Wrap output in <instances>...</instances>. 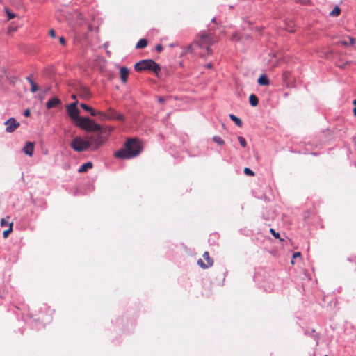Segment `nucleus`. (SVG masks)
<instances>
[{
	"mask_svg": "<svg viewBox=\"0 0 356 356\" xmlns=\"http://www.w3.org/2000/svg\"><path fill=\"white\" fill-rule=\"evenodd\" d=\"M142 147L137 139L129 138L124 144V147L117 150L114 155L116 158L129 159L137 156L142 152Z\"/></svg>",
	"mask_w": 356,
	"mask_h": 356,
	"instance_id": "nucleus-1",
	"label": "nucleus"
},
{
	"mask_svg": "<svg viewBox=\"0 0 356 356\" xmlns=\"http://www.w3.org/2000/svg\"><path fill=\"white\" fill-rule=\"evenodd\" d=\"M95 133L87 137L90 145V151H97L99 148L106 143L108 139V134L101 129L99 131H93Z\"/></svg>",
	"mask_w": 356,
	"mask_h": 356,
	"instance_id": "nucleus-2",
	"label": "nucleus"
},
{
	"mask_svg": "<svg viewBox=\"0 0 356 356\" xmlns=\"http://www.w3.org/2000/svg\"><path fill=\"white\" fill-rule=\"evenodd\" d=\"M134 69L137 72L152 71L157 73L160 71L161 67L154 60L152 59H145L136 63Z\"/></svg>",
	"mask_w": 356,
	"mask_h": 356,
	"instance_id": "nucleus-3",
	"label": "nucleus"
},
{
	"mask_svg": "<svg viewBox=\"0 0 356 356\" xmlns=\"http://www.w3.org/2000/svg\"><path fill=\"white\" fill-rule=\"evenodd\" d=\"M74 122L79 127L86 131H92L101 129V126L99 124L95 123L88 117L79 116Z\"/></svg>",
	"mask_w": 356,
	"mask_h": 356,
	"instance_id": "nucleus-4",
	"label": "nucleus"
},
{
	"mask_svg": "<svg viewBox=\"0 0 356 356\" xmlns=\"http://www.w3.org/2000/svg\"><path fill=\"white\" fill-rule=\"evenodd\" d=\"M70 147L77 152L90 150V145L87 138L75 137L71 142Z\"/></svg>",
	"mask_w": 356,
	"mask_h": 356,
	"instance_id": "nucleus-5",
	"label": "nucleus"
},
{
	"mask_svg": "<svg viewBox=\"0 0 356 356\" xmlns=\"http://www.w3.org/2000/svg\"><path fill=\"white\" fill-rule=\"evenodd\" d=\"M77 104L78 102L76 100L75 102L66 106L67 114L74 122H75L80 116L79 110L77 108Z\"/></svg>",
	"mask_w": 356,
	"mask_h": 356,
	"instance_id": "nucleus-6",
	"label": "nucleus"
},
{
	"mask_svg": "<svg viewBox=\"0 0 356 356\" xmlns=\"http://www.w3.org/2000/svg\"><path fill=\"white\" fill-rule=\"evenodd\" d=\"M203 258L207 261V264H206L201 259H198L197 264L203 269H207L209 267H211L213 264V260L210 258L209 252H205L203 254Z\"/></svg>",
	"mask_w": 356,
	"mask_h": 356,
	"instance_id": "nucleus-7",
	"label": "nucleus"
},
{
	"mask_svg": "<svg viewBox=\"0 0 356 356\" xmlns=\"http://www.w3.org/2000/svg\"><path fill=\"white\" fill-rule=\"evenodd\" d=\"M4 124L6 125V131L8 133L13 132L17 127H19V123L17 122L14 118H9L5 122Z\"/></svg>",
	"mask_w": 356,
	"mask_h": 356,
	"instance_id": "nucleus-8",
	"label": "nucleus"
},
{
	"mask_svg": "<svg viewBox=\"0 0 356 356\" xmlns=\"http://www.w3.org/2000/svg\"><path fill=\"white\" fill-rule=\"evenodd\" d=\"M81 107L86 111H88L90 113V114L92 115V116H96V115H99L100 118H105V114L103 113L101 111H95V109H93L92 108H91L90 106H89L88 105L84 104V103H81L80 104Z\"/></svg>",
	"mask_w": 356,
	"mask_h": 356,
	"instance_id": "nucleus-9",
	"label": "nucleus"
},
{
	"mask_svg": "<svg viewBox=\"0 0 356 356\" xmlns=\"http://www.w3.org/2000/svg\"><path fill=\"white\" fill-rule=\"evenodd\" d=\"M60 104H61V101L57 97H53L47 102L46 108L47 109H51L58 106Z\"/></svg>",
	"mask_w": 356,
	"mask_h": 356,
	"instance_id": "nucleus-10",
	"label": "nucleus"
},
{
	"mask_svg": "<svg viewBox=\"0 0 356 356\" xmlns=\"http://www.w3.org/2000/svg\"><path fill=\"white\" fill-rule=\"evenodd\" d=\"M129 73V70L127 67L122 66L120 67V79L122 83H125L127 82Z\"/></svg>",
	"mask_w": 356,
	"mask_h": 356,
	"instance_id": "nucleus-11",
	"label": "nucleus"
},
{
	"mask_svg": "<svg viewBox=\"0 0 356 356\" xmlns=\"http://www.w3.org/2000/svg\"><path fill=\"white\" fill-rule=\"evenodd\" d=\"M33 144L31 142H27L23 148V152L29 156H32L33 153Z\"/></svg>",
	"mask_w": 356,
	"mask_h": 356,
	"instance_id": "nucleus-12",
	"label": "nucleus"
},
{
	"mask_svg": "<svg viewBox=\"0 0 356 356\" xmlns=\"http://www.w3.org/2000/svg\"><path fill=\"white\" fill-rule=\"evenodd\" d=\"M92 166H93V164L92 162H90V161L86 162L79 167L78 172L79 173L86 172L88 171V169L92 168Z\"/></svg>",
	"mask_w": 356,
	"mask_h": 356,
	"instance_id": "nucleus-13",
	"label": "nucleus"
},
{
	"mask_svg": "<svg viewBox=\"0 0 356 356\" xmlns=\"http://www.w3.org/2000/svg\"><path fill=\"white\" fill-rule=\"evenodd\" d=\"M257 82L260 86L269 85V79L266 74H261L258 79Z\"/></svg>",
	"mask_w": 356,
	"mask_h": 356,
	"instance_id": "nucleus-14",
	"label": "nucleus"
},
{
	"mask_svg": "<svg viewBox=\"0 0 356 356\" xmlns=\"http://www.w3.org/2000/svg\"><path fill=\"white\" fill-rule=\"evenodd\" d=\"M249 102L251 106H257L259 104V99L254 94H251L249 97Z\"/></svg>",
	"mask_w": 356,
	"mask_h": 356,
	"instance_id": "nucleus-15",
	"label": "nucleus"
},
{
	"mask_svg": "<svg viewBox=\"0 0 356 356\" xmlns=\"http://www.w3.org/2000/svg\"><path fill=\"white\" fill-rule=\"evenodd\" d=\"M148 42L146 39L142 38L139 40L136 45V49H143L147 46Z\"/></svg>",
	"mask_w": 356,
	"mask_h": 356,
	"instance_id": "nucleus-16",
	"label": "nucleus"
},
{
	"mask_svg": "<svg viewBox=\"0 0 356 356\" xmlns=\"http://www.w3.org/2000/svg\"><path fill=\"white\" fill-rule=\"evenodd\" d=\"M229 118L232 120L238 127H241L243 122L241 120L234 114L229 115Z\"/></svg>",
	"mask_w": 356,
	"mask_h": 356,
	"instance_id": "nucleus-17",
	"label": "nucleus"
},
{
	"mask_svg": "<svg viewBox=\"0 0 356 356\" xmlns=\"http://www.w3.org/2000/svg\"><path fill=\"white\" fill-rule=\"evenodd\" d=\"M80 96L87 99L90 97V92L88 88H83L80 91Z\"/></svg>",
	"mask_w": 356,
	"mask_h": 356,
	"instance_id": "nucleus-18",
	"label": "nucleus"
},
{
	"mask_svg": "<svg viewBox=\"0 0 356 356\" xmlns=\"http://www.w3.org/2000/svg\"><path fill=\"white\" fill-rule=\"evenodd\" d=\"M341 13V9L338 6H336L332 10L330 13V15L332 17L338 16Z\"/></svg>",
	"mask_w": 356,
	"mask_h": 356,
	"instance_id": "nucleus-19",
	"label": "nucleus"
},
{
	"mask_svg": "<svg viewBox=\"0 0 356 356\" xmlns=\"http://www.w3.org/2000/svg\"><path fill=\"white\" fill-rule=\"evenodd\" d=\"M118 111L113 110V108H110L108 111V115H105L104 118H102V120L106 119V118H111L113 119V115H115V114L117 113Z\"/></svg>",
	"mask_w": 356,
	"mask_h": 356,
	"instance_id": "nucleus-20",
	"label": "nucleus"
},
{
	"mask_svg": "<svg viewBox=\"0 0 356 356\" xmlns=\"http://www.w3.org/2000/svg\"><path fill=\"white\" fill-rule=\"evenodd\" d=\"M13 230V222H10L9 224V228L6 230H4L3 232V238H7L8 235L11 233Z\"/></svg>",
	"mask_w": 356,
	"mask_h": 356,
	"instance_id": "nucleus-21",
	"label": "nucleus"
},
{
	"mask_svg": "<svg viewBox=\"0 0 356 356\" xmlns=\"http://www.w3.org/2000/svg\"><path fill=\"white\" fill-rule=\"evenodd\" d=\"M213 140L218 143V145H222L225 143L224 140L218 136H215L213 137Z\"/></svg>",
	"mask_w": 356,
	"mask_h": 356,
	"instance_id": "nucleus-22",
	"label": "nucleus"
},
{
	"mask_svg": "<svg viewBox=\"0 0 356 356\" xmlns=\"http://www.w3.org/2000/svg\"><path fill=\"white\" fill-rule=\"evenodd\" d=\"M6 13L8 19H12L15 17V14L11 12L8 8H6Z\"/></svg>",
	"mask_w": 356,
	"mask_h": 356,
	"instance_id": "nucleus-23",
	"label": "nucleus"
},
{
	"mask_svg": "<svg viewBox=\"0 0 356 356\" xmlns=\"http://www.w3.org/2000/svg\"><path fill=\"white\" fill-rule=\"evenodd\" d=\"M115 115H113V120H118L120 121H123L124 120V115L122 113L117 112Z\"/></svg>",
	"mask_w": 356,
	"mask_h": 356,
	"instance_id": "nucleus-24",
	"label": "nucleus"
},
{
	"mask_svg": "<svg viewBox=\"0 0 356 356\" xmlns=\"http://www.w3.org/2000/svg\"><path fill=\"white\" fill-rule=\"evenodd\" d=\"M270 232L271 234L275 238H280V241H282L283 239L280 238V233L277 232L274 229L270 228Z\"/></svg>",
	"mask_w": 356,
	"mask_h": 356,
	"instance_id": "nucleus-25",
	"label": "nucleus"
},
{
	"mask_svg": "<svg viewBox=\"0 0 356 356\" xmlns=\"http://www.w3.org/2000/svg\"><path fill=\"white\" fill-rule=\"evenodd\" d=\"M31 92H35L38 90V86L35 82H32L31 84Z\"/></svg>",
	"mask_w": 356,
	"mask_h": 356,
	"instance_id": "nucleus-26",
	"label": "nucleus"
},
{
	"mask_svg": "<svg viewBox=\"0 0 356 356\" xmlns=\"http://www.w3.org/2000/svg\"><path fill=\"white\" fill-rule=\"evenodd\" d=\"M243 172L248 176H253L254 175V172L249 168H245Z\"/></svg>",
	"mask_w": 356,
	"mask_h": 356,
	"instance_id": "nucleus-27",
	"label": "nucleus"
},
{
	"mask_svg": "<svg viewBox=\"0 0 356 356\" xmlns=\"http://www.w3.org/2000/svg\"><path fill=\"white\" fill-rule=\"evenodd\" d=\"M238 141H239V143H240V144H241V145L242 147H246V140H245V139L243 137L238 136Z\"/></svg>",
	"mask_w": 356,
	"mask_h": 356,
	"instance_id": "nucleus-28",
	"label": "nucleus"
},
{
	"mask_svg": "<svg viewBox=\"0 0 356 356\" xmlns=\"http://www.w3.org/2000/svg\"><path fill=\"white\" fill-rule=\"evenodd\" d=\"M10 223H8V222L5 219V218H2L1 220V225L2 227H5V226H7L8 225H9Z\"/></svg>",
	"mask_w": 356,
	"mask_h": 356,
	"instance_id": "nucleus-29",
	"label": "nucleus"
},
{
	"mask_svg": "<svg viewBox=\"0 0 356 356\" xmlns=\"http://www.w3.org/2000/svg\"><path fill=\"white\" fill-rule=\"evenodd\" d=\"M155 49L158 52H161L163 50V46L161 44H157L155 47Z\"/></svg>",
	"mask_w": 356,
	"mask_h": 356,
	"instance_id": "nucleus-30",
	"label": "nucleus"
},
{
	"mask_svg": "<svg viewBox=\"0 0 356 356\" xmlns=\"http://www.w3.org/2000/svg\"><path fill=\"white\" fill-rule=\"evenodd\" d=\"M31 115V111H30V109L29 108H27L24 111V115L25 117H29Z\"/></svg>",
	"mask_w": 356,
	"mask_h": 356,
	"instance_id": "nucleus-31",
	"label": "nucleus"
},
{
	"mask_svg": "<svg viewBox=\"0 0 356 356\" xmlns=\"http://www.w3.org/2000/svg\"><path fill=\"white\" fill-rule=\"evenodd\" d=\"M59 42H60L61 44L65 45V44H66V40H65V38H64V37H60V38H59Z\"/></svg>",
	"mask_w": 356,
	"mask_h": 356,
	"instance_id": "nucleus-32",
	"label": "nucleus"
},
{
	"mask_svg": "<svg viewBox=\"0 0 356 356\" xmlns=\"http://www.w3.org/2000/svg\"><path fill=\"white\" fill-rule=\"evenodd\" d=\"M49 35H50V36H51V37H52V38H56V32L54 31V29H51V30L49 31Z\"/></svg>",
	"mask_w": 356,
	"mask_h": 356,
	"instance_id": "nucleus-33",
	"label": "nucleus"
},
{
	"mask_svg": "<svg viewBox=\"0 0 356 356\" xmlns=\"http://www.w3.org/2000/svg\"><path fill=\"white\" fill-rule=\"evenodd\" d=\"M158 101H159V103L163 104V103H164V102H165V98H164V97H158Z\"/></svg>",
	"mask_w": 356,
	"mask_h": 356,
	"instance_id": "nucleus-34",
	"label": "nucleus"
},
{
	"mask_svg": "<svg viewBox=\"0 0 356 356\" xmlns=\"http://www.w3.org/2000/svg\"><path fill=\"white\" fill-rule=\"evenodd\" d=\"M301 256V253L299 252H294L293 254V258H296V257H300Z\"/></svg>",
	"mask_w": 356,
	"mask_h": 356,
	"instance_id": "nucleus-35",
	"label": "nucleus"
},
{
	"mask_svg": "<svg viewBox=\"0 0 356 356\" xmlns=\"http://www.w3.org/2000/svg\"><path fill=\"white\" fill-rule=\"evenodd\" d=\"M26 79L29 81V83L31 84L32 82H34L32 79H31V76H29L26 78Z\"/></svg>",
	"mask_w": 356,
	"mask_h": 356,
	"instance_id": "nucleus-36",
	"label": "nucleus"
},
{
	"mask_svg": "<svg viewBox=\"0 0 356 356\" xmlns=\"http://www.w3.org/2000/svg\"><path fill=\"white\" fill-rule=\"evenodd\" d=\"M340 43L343 46H348L349 44V42L345 40L340 42Z\"/></svg>",
	"mask_w": 356,
	"mask_h": 356,
	"instance_id": "nucleus-37",
	"label": "nucleus"
},
{
	"mask_svg": "<svg viewBox=\"0 0 356 356\" xmlns=\"http://www.w3.org/2000/svg\"><path fill=\"white\" fill-rule=\"evenodd\" d=\"M286 29L290 33H293L294 32V29L291 28V27H288V28H286Z\"/></svg>",
	"mask_w": 356,
	"mask_h": 356,
	"instance_id": "nucleus-38",
	"label": "nucleus"
},
{
	"mask_svg": "<svg viewBox=\"0 0 356 356\" xmlns=\"http://www.w3.org/2000/svg\"><path fill=\"white\" fill-rule=\"evenodd\" d=\"M349 44H354V39L353 38H349Z\"/></svg>",
	"mask_w": 356,
	"mask_h": 356,
	"instance_id": "nucleus-39",
	"label": "nucleus"
},
{
	"mask_svg": "<svg viewBox=\"0 0 356 356\" xmlns=\"http://www.w3.org/2000/svg\"><path fill=\"white\" fill-rule=\"evenodd\" d=\"M207 67L208 69H211V68L213 67V65H212V63H208V64L207 65Z\"/></svg>",
	"mask_w": 356,
	"mask_h": 356,
	"instance_id": "nucleus-40",
	"label": "nucleus"
},
{
	"mask_svg": "<svg viewBox=\"0 0 356 356\" xmlns=\"http://www.w3.org/2000/svg\"><path fill=\"white\" fill-rule=\"evenodd\" d=\"M207 51L209 54L212 53V49L209 47H207Z\"/></svg>",
	"mask_w": 356,
	"mask_h": 356,
	"instance_id": "nucleus-41",
	"label": "nucleus"
},
{
	"mask_svg": "<svg viewBox=\"0 0 356 356\" xmlns=\"http://www.w3.org/2000/svg\"><path fill=\"white\" fill-rule=\"evenodd\" d=\"M353 113L354 114V115L356 116V107H355L353 109Z\"/></svg>",
	"mask_w": 356,
	"mask_h": 356,
	"instance_id": "nucleus-42",
	"label": "nucleus"
},
{
	"mask_svg": "<svg viewBox=\"0 0 356 356\" xmlns=\"http://www.w3.org/2000/svg\"><path fill=\"white\" fill-rule=\"evenodd\" d=\"M216 17H213L212 19H211V22L213 23H216Z\"/></svg>",
	"mask_w": 356,
	"mask_h": 356,
	"instance_id": "nucleus-43",
	"label": "nucleus"
},
{
	"mask_svg": "<svg viewBox=\"0 0 356 356\" xmlns=\"http://www.w3.org/2000/svg\"><path fill=\"white\" fill-rule=\"evenodd\" d=\"M72 98L73 99H75V100H76V95H72Z\"/></svg>",
	"mask_w": 356,
	"mask_h": 356,
	"instance_id": "nucleus-44",
	"label": "nucleus"
},
{
	"mask_svg": "<svg viewBox=\"0 0 356 356\" xmlns=\"http://www.w3.org/2000/svg\"><path fill=\"white\" fill-rule=\"evenodd\" d=\"M353 104L356 106V99L353 100Z\"/></svg>",
	"mask_w": 356,
	"mask_h": 356,
	"instance_id": "nucleus-45",
	"label": "nucleus"
},
{
	"mask_svg": "<svg viewBox=\"0 0 356 356\" xmlns=\"http://www.w3.org/2000/svg\"><path fill=\"white\" fill-rule=\"evenodd\" d=\"M175 45L173 44H171L170 47H173Z\"/></svg>",
	"mask_w": 356,
	"mask_h": 356,
	"instance_id": "nucleus-46",
	"label": "nucleus"
}]
</instances>
